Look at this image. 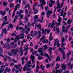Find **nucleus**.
Masks as SVG:
<instances>
[{
	"label": "nucleus",
	"instance_id": "f257e3e1",
	"mask_svg": "<svg viewBox=\"0 0 73 73\" xmlns=\"http://www.w3.org/2000/svg\"><path fill=\"white\" fill-rule=\"evenodd\" d=\"M11 53H10L9 52H8V54L9 56H13V54L12 53H14V56H15L16 54H17V53L19 51V49H12L11 50Z\"/></svg>",
	"mask_w": 73,
	"mask_h": 73
},
{
	"label": "nucleus",
	"instance_id": "f03ea898",
	"mask_svg": "<svg viewBox=\"0 0 73 73\" xmlns=\"http://www.w3.org/2000/svg\"><path fill=\"white\" fill-rule=\"evenodd\" d=\"M38 51L39 53H40V54H38L36 53V56L38 57H40V56H43L44 55V52H43V50L42 48H39L38 50Z\"/></svg>",
	"mask_w": 73,
	"mask_h": 73
},
{
	"label": "nucleus",
	"instance_id": "7ed1b4c3",
	"mask_svg": "<svg viewBox=\"0 0 73 73\" xmlns=\"http://www.w3.org/2000/svg\"><path fill=\"white\" fill-rule=\"evenodd\" d=\"M7 17H8L7 16H6L3 17V19L4 20L3 22V23L2 24L3 26L4 25H5V24H8L9 23L8 21L7 22Z\"/></svg>",
	"mask_w": 73,
	"mask_h": 73
},
{
	"label": "nucleus",
	"instance_id": "20e7f679",
	"mask_svg": "<svg viewBox=\"0 0 73 73\" xmlns=\"http://www.w3.org/2000/svg\"><path fill=\"white\" fill-rule=\"evenodd\" d=\"M54 45L55 46L56 45L57 47H60V44L59 43V40H57V39L55 40V42L54 44Z\"/></svg>",
	"mask_w": 73,
	"mask_h": 73
},
{
	"label": "nucleus",
	"instance_id": "39448f33",
	"mask_svg": "<svg viewBox=\"0 0 73 73\" xmlns=\"http://www.w3.org/2000/svg\"><path fill=\"white\" fill-rule=\"evenodd\" d=\"M57 68H55V69L54 70H52V73H61L62 71V70H57Z\"/></svg>",
	"mask_w": 73,
	"mask_h": 73
},
{
	"label": "nucleus",
	"instance_id": "423d86ee",
	"mask_svg": "<svg viewBox=\"0 0 73 73\" xmlns=\"http://www.w3.org/2000/svg\"><path fill=\"white\" fill-rule=\"evenodd\" d=\"M40 3H41V4L40 5V7L42 9H44L43 8V5H45L46 3L45 0H40Z\"/></svg>",
	"mask_w": 73,
	"mask_h": 73
},
{
	"label": "nucleus",
	"instance_id": "0eeeda50",
	"mask_svg": "<svg viewBox=\"0 0 73 73\" xmlns=\"http://www.w3.org/2000/svg\"><path fill=\"white\" fill-rule=\"evenodd\" d=\"M24 50L23 48V47H20L19 49V53H21V56H22L23 54V51Z\"/></svg>",
	"mask_w": 73,
	"mask_h": 73
},
{
	"label": "nucleus",
	"instance_id": "6e6552de",
	"mask_svg": "<svg viewBox=\"0 0 73 73\" xmlns=\"http://www.w3.org/2000/svg\"><path fill=\"white\" fill-rule=\"evenodd\" d=\"M4 32L5 34H6L7 33V29L5 28H4L2 29V32L1 34V37L3 36V32Z\"/></svg>",
	"mask_w": 73,
	"mask_h": 73
},
{
	"label": "nucleus",
	"instance_id": "1a4fd4ad",
	"mask_svg": "<svg viewBox=\"0 0 73 73\" xmlns=\"http://www.w3.org/2000/svg\"><path fill=\"white\" fill-rule=\"evenodd\" d=\"M60 5V3L58 4L57 5V9H60V8H61V7H62V5H64V2H62L61 3V5Z\"/></svg>",
	"mask_w": 73,
	"mask_h": 73
},
{
	"label": "nucleus",
	"instance_id": "9d476101",
	"mask_svg": "<svg viewBox=\"0 0 73 73\" xmlns=\"http://www.w3.org/2000/svg\"><path fill=\"white\" fill-rule=\"evenodd\" d=\"M20 4H17L15 6L14 12H15L17 11V8H20Z\"/></svg>",
	"mask_w": 73,
	"mask_h": 73
},
{
	"label": "nucleus",
	"instance_id": "9b49d317",
	"mask_svg": "<svg viewBox=\"0 0 73 73\" xmlns=\"http://www.w3.org/2000/svg\"><path fill=\"white\" fill-rule=\"evenodd\" d=\"M52 11H49L48 10L47 12V16L48 17V18H49V16H50V13H52Z\"/></svg>",
	"mask_w": 73,
	"mask_h": 73
},
{
	"label": "nucleus",
	"instance_id": "f8f14e48",
	"mask_svg": "<svg viewBox=\"0 0 73 73\" xmlns=\"http://www.w3.org/2000/svg\"><path fill=\"white\" fill-rule=\"evenodd\" d=\"M61 52L62 54V58L63 60H65V58H66L65 55V52L64 51H61Z\"/></svg>",
	"mask_w": 73,
	"mask_h": 73
},
{
	"label": "nucleus",
	"instance_id": "ddd939ff",
	"mask_svg": "<svg viewBox=\"0 0 73 73\" xmlns=\"http://www.w3.org/2000/svg\"><path fill=\"white\" fill-rule=\"evenodd\" d=\"M61 67L62 68V70H65V69H66V65H65V64L64 63L62 64Z\"/></svg>",
	"mask_w": 73,
	"mask_h": 73
},
{
	"label": "nucleus",
	"instance_id": "4468645a",
	"mask_svg": "<svg viewBox=\"0 0 73 73\" xmlns=\"http://www.w3.org/2000/svg\"><path fill=\"white\" fill-rule=\"evenodd\" d=\"M30 58L32 59V62L33 63H35L34 60H35V56L33 55H31V56Z\"/></svg>",
	"mask_w": 73,
	"mask_h": 73
},
{
	"label": "nucleus",
	"instance_id": "2eb2a0df",
	"mask_svg": "<svg viewBox=\"0 0 73 73\" xmlns=\"http://www.w3.org/2000/svg\"><path fill=\"white\" fill-rule=\"evenodd\" d=\"M7 59H8L9 60H10L11 59V58L9 57H8V56H7V55H6V57L4 58V60L5 62H6V61H7Z\"/></svg>",
	"mask_w": 73,
	"mask_h": 73
},
{
	"label": "nucleus",
	"instance_id": "dca6fc26",
	"mask_svg": "<svg viewBox=\"0 0 73 73\" xmlns=\"http://www.w3.org/2000/svg\"><path fill=\"white\" fill-rule=\"evenodd\" d=\"M62 48H59L58 50L59 51H60V52H61V51H63V50H66V48H65V47L63 46V47H62Z\"/></svg>",
	"mask_w": 73,
	"mask_h": 73
},
{
	"label": "nucleus",
	"instance_id": "f3484780",
	"mask_svg": "<svg viewBox=\"0 0 73 73\" xmlns=\"http://www.w3.org/2000/svg\"><path fill=\"white\" fill-rule=\"evenodd\" d=\"M68 65L70 67V68L71 69H72V68H73V64H71V62H69L68 64Z\"/></svg>",
	"mask_w": 73,
	"mask_h": 73
},
{
	"label": "nucleus",
	"instance_id": "a211bd4d",
	"mask_svg": "<svg viewBox=\"0 0 73 73\" xmlns=\"http://www.w3.org/2000/svg\"><path fill=\"white\" fill-rule=\"evenodd\" d=\"M30 69L29 68H27V66L25 65L23 68V71L25 72L26 70H29Z\"/></svg>",
	"mask_w": 73,
	"mask_h": 73
},
{
	"label": "nucleus",
	"instance_id": "6ab92c4d",
	"mask_svg": "<svg viewBox=\"0 0 73 73\" xmlns=\"http://www.w3.org/2000/svg\"><path fill=\"white\" fill-rule=\"evenodd\" d=\"M5 72H11V69L10 68H9L8 67H7L6 68L5 70Z\"/></svg>",
	"mask_w": 73,
	"mask_h": 73
},
{
	"label": "nucleus",
	"instance_id": "aec40b11",
	"mask_svg": "<svg viewBox=\"0 0 73 73\" xmlns=\"http://www.w3.org/2000/svg\"><path fill=\"white\" fill-rule=\"evenodd\" d=\"M46 32H47V33L48 34L50 33V30H48V29H45L44 30V35H46Z\"/></svg>",
	"mask_w": 73,
	"mask_h": 73
},
{
	"label": "nucleus",
	"instance_id": "412c9836",
	"mask_svg": "<svg viewBox=\"0 0 73 73\" xmlns=\"http://www.w3.org/2000/svg\"><path fill=\"white\" fill-rule=\"evenodd\" d=\"M54 26V24H51L50 23H49L48 24V27H50V28H52Z\"/></svg>",
	"mask_w": 73,
	"mask_h": 73
},
{
	"label": "nucleus",
	"instance_id": "4be33fe9",
	"mask_svg": "<svg viewBox=\"0 0 73 73\" xmlns=\"http://www.w3.org/2000/svg\"><path fill=\"white\" fill-rule=\"evenodd\" d=\"M38 18V15H35L34 17V19L35 20H38H38L37 19Z\"/></svg>",
	"mask_w": 73,
	"mask_h": 73
},
{
	"label": "nucleus",
	"instance_id": "5701e85b",
	"mask_svg": "<svg viewBox=\"0 0 73 73\" xmlns=\"http://www.w3.org/2000/svg\"><path fill=\"white\" fill-rule=\"evenodd\" d=\"M31 62L30 61H29V62L28 63H27V66L28 67H29V68H31V67H32V65L31 66L29 65H31Z\"/></svg>",
	"mask_w": 73,
	"mask_h": 73
},
{
	"label": "nucleus",
	"instance_id": "b1692460",
	"mask_svg": "<svg viewBox=\"0 0 73 73\" xmlns=\"http://www.w3.org/2000/svg\"><path fill=\"white\" fill-rule=\"evenodd\" d=\"M61 60L60 56H58L57 58L56 59L55 62H57V61H60Z\"/></svg>",
	"mask_w": 73,
	"mask_h": 73
},
{
	"label": "nucleus",
	"instance_id": "393cba45",
	"mask_svg": "<svg viewBox=\"0 0 73 73\" xmlns=\"http://www.w3.org/2000/svg\"><path fill=\"white\" fill-rule=\"evenodd\" d=\"M61 17L59 18L58 19V22H59V23H58V25H60V23L61 22Z\"/></svg>",
	"mask_w": 73,
	"mask_h": 73
},
{
	"label": "nucleus",
	"instance_id": "a878e982",
	"mask_svg": "<svg viewBox=\"0 0 73 73\" xmlns=\"http://www.w3.org/2000/svg\"><path fill=\"white\" fill-rule=\"evenodd\" d=\"M50 37L49 38V40H50V41H51V40H52V39L53 38V37H52V35L51 33H50Z\"/></svg>",
	"mask_w": 73,
	"mask_h": 73
},
{
	"label": "nucleus",
	"instance_id": "bb28decb",
	"mask_svg": "<svg viewBox=\"0 0 73 73\" xmlns=\"http://www.w3.org/2000/svg\"><path fill=\"white\" fill-rule=\"evenodd\" d=\"M44 39H45V36H43L40 39V41H42Z\"/></svg>",
	"mask_w": 73,
	"mask_h": 73
},
{
	"label": "nucleus",
	"instance_id": "cd10ccee",
	"mask_svg": "<svg viewBox=\"0 0 73 73\" xmlns=\"http://www.w3.org/2000/svg\"><path fill=\"white\" fill-rule=\"evenodd\" d=\"M18 15H19V16L20 17V20H21L23 18L24 15L23 14H18Z\"/></svg>",
	"mask_w": 73,
	"mask_h": 73
},
{
	"label": "nucleus",
	"instance_id": "c85d7f7f",
	"mask_svg": "<svg viewBox=\"0 0 73 73\" xmlns=\"http://www.w3.org/2000/svg\"><path fill=\"white\" fill-rule=\"evenodd\" d=\"M0 13L2 16H4L5 15V13H4V12H3V11H0Z\"/></svg>",
	"mask_w": 73,
	"mask_h": 73
},
{
	"label": "nucleus",
	"instance_id": "c756f323",
	"mask_svg": "<svg viewBox=\"0 0 73 73\" xmlns=\"http://www.w3.org/2000/svg\"><path fill=\"white\" fill-rule=\"evenodd\" d=\"M39 69H40L39 66H37L36 67V70H35L36 73H37V72H38Z\"/></svg>",
	"mask_w": 73,
	"mask_h": 73
},
{
	"label": "nucleus",
	"instance_id": "7c9ffc66",
	"mask_svg": "<svg viewBox=\"0 0 73 73\" xmlns=\"http://www.w3.org/2000/svg\"><path fill=\"white\" fill-rule=\"evenodd\" d=\"M23 13V10H20V11H18L17 13V15L21 14L20 13Z\"/></svg>",
	"mask_w": 73,
	"mask_h": 73
},
{
	"label": "nucleus",
	"instance_id": "2f4dec72",
	"mask_svg": "<svg viewBox=\"0 0 73 73\" xmlns=\"http://www.w3.org/2000/svg\"><path fill=\"white\" fill-rule=\"evenodd\" d=\"M71 52L70 51H69V52H68V54H67V58H69V55H70L71 54Z\"/></svg>",
	"mask_w": 73,
	"mask_h": 73
},
{
	"label": "nucleus",
	"instance_id": "473e14b6",
	"mask_svg": "<svg viewBox=\"0 0 73 73\" xmlns=\"http://www.w3.org/2000/svg\"><path fill=\"white\" fill-rule=\"evenodd\" d=\"M62 32H65V33L67 32V31H68V29H66V30H65L64 29H62Z\"/></svg>",
	"mask_w": 73,
	"mask_h": 73
},
{
	"label": "nucleus",
	"instance_id": "72a5a7b5",
	"mask_svg": "<svg viewBox=\"0 0 73 73\" xmlns=\"http://www.w3.org/2000/svg\"><path fill=\"white\" fill-rule=\"evenodd\" d=\"M18 17H19V15H16L15 16L13 22H15V21H16L17 19L18 18Z\"/></svg>",
	"mask_w": 73,
	"mask_h": 73
},
{
	"label": "nucleus",
	"instance_id": "f704fd0d",
	"mask_svg": "<svg viewBox=\"0 0 73 73\" xmlns=\"http://www.w3.org/2000/svg\"><path fill=\"white\" fill-rule=\"evenodd\" d=\"M5 68V66H2L1 67V69L3 71L4 70V68Z\"/></svg>",
	"mask_w": 73,
	"mask_h": 73
},
{
	"label": "nucleus",
	"instance_id": "c9c22d12",
	"mask_svg": "<svg viewBox=\"0 0 73 73\" xmlns=\"http://www.w3.org/2000/svg\"><path fill=\"white\" fill-rule=\"evenodd\" d=\"M40 69H41L42 70H44L45 68V67L44 66L41 65L40 66Z\"/></svg>",
	"mask_w": 73,
	"mask_h": 73
},
{
	"label": "nucleus",
	"instance_id": "e433bc0d",
	"mask_svg": "<svg viewBox=\"0 0 73 73\" xmlns=\"http://www.w3.org/2000/svg\"><path fill=\"white\" fill-rule=\"evenodd\" d=\"M50 1L51 4H54L56 3V2L54 1H53V0H51Z\"/></svg>",
	"mask_w": 73,
	"mask_h": 73
},
{
	"label": "nucleus",
	"instance_id": "4c0bfd02",
	"mask_svg": "<svg viewBox=\"0 0 73 73\" xmlns=\"http://www.w3.org/2000/svg\"><path fill=\"white\" fill-rule=\"evenodd\" d=\"M3 53V50L2 47L0 48V53Z\"/></svg>",
	"mask_w": 73,
	"mask_h": 73
},
{
	"label": "nucleus",
	"instance_id": "58836bf2",
	"mask_svg": "<svg viewBox=\"0 0 73 73\" xmlns=\"http://www.w3.org/2000/svg\"><path fill=\"white\" fill-rule=\"evenodd\" d=\"M25 19L26 20L25 21V23H27V21H28V17H27L26 18H25Z\"/></svg>",
	"mask_w": 73,
	"mask_h": 73
},
{
	"label": "nucleus",
	"instance_id": "ea45409f",
	"mask_svg": "<svg viewBox=\"0 0 73 73\" xmlns=\"http://www.w3.org/2000/svg\"><path fill=\"white\" fill-rule=\"evenodd\" d=\"M27 49L26 48V47H24V50H25V51H26V50H28V45H27Z\"/></svg>",
	"mask_w": 73,
	"mask_h": 73
},
{
	"label": "nucleus",
	"instance_id": "a19ab883",
	"mask_svg": "<svg viewBox=\"0 0 73 73\" xmlns=\"http://www.w3.org/2000/svg\"><path fill=\"white\" fill-rule=\"evenodd\" d=\"M47 49H48V47L46 46V44L44 45V50H46Z\"/></svg>",
	"mask_w": 73,
	"mask_h": 73
},
{
	"label": "nucleus",
	"instance_id": "79ce46f5",
	"mask_svg": "<svg viewBox=\"0 0 73 73\" xmlns=\"http://www.w3.org/2000/svg\"><path fill=\"white\" fill-rule=\"evenodd\" d=\"M37 28H38L39 30L40 29V31H41V25H38L37 26Z\"/></svg>",
	"mask_w": 73,
	"mask_h": 73
},
{
	"label": "nucleus",
	"instance_id": "37998d69",
	"mask_svg": "<svg viewBox=\"0 0 73 73\" xmlns=\"http://www.w3.org/2000/svg\"><path fill=\"white\" fill-rule=\"evenodd\" d=\"M12 61L14 62V63H17V61L15 60V59H13L12 60Z\"/></svg>",
	"mask_w": 73,
	"mask_h": 73
},
{
	"label": "nucleus",
	"instance_id": "c03bdc74",
	"mask_svg": "<svg viewBox=\"0 0 73 73\" xmlns=\"http://www.w3.org/2000/svg\"><path fill=\"white\" fill-rule=\"evenodd\" d=\"M55 31H57V32H58V34H59V33H58L60 30H59V28H57L56 30H55Z\"/></svg>",
	"mask_w": 73,
	"mask_h": 73
},
{
	"label": "nucleus",
	"instance_id": "a18cd8bd",
	"mask_svg": "<svg viewBox=\"0 0 73 73\" xmlns=\"http://www.w3.org/2000/svg\"><path fill=\"white\" fill-rule=\"evenodd\" d=\"M3 5H4V6H7V2H6L5 1H3Z\"/></svg>",
	"mask_w": 73,
	"mask_h": 73
},
{
	"label": "nucleus",
	"instance_id": "49530a36",
	"mask_svg": "<svg viewBox=\"0 0 73 73\" xmlns=\"http://www.w3.org/2000/svg\"><path fill=\"white\" fill-rule=\"evenodd\" d=\"M48 42H49V41H48V40H47V39L44 40H43L44 43L45 42V43H48Z\"/></svg>",
	"mask_w": 73,
	"mask_h": 73
},
{
	"label": "nucleus",
	"instance_id": "de8ad7c7",
	"mask_svg": "<svg viewBox=\"0 0 73 73\" xmlns=\"http://www.w3.org/2000/svg\"><path fill=\"white\" fill-rule=\"evenodd\" d=\"M56 66L57 67L56 68H60V64H58V63H56Z\"/></svg>",
	"mask_w": 73,
	"mask_h": 73
},
{
	"label": "nucleus",
	"instance_id": "09e8293b",
	"mask_svg": "<svg viewBox=\"0 0 73 73\" xmlns=\"http://www.w3.org/2000/svg\"><path fill=\"white\" fill-rule=\"evenodd\" d=\"M38 21V20H34V23L32 25L33 26H34L35 25V23H36V22H37Z\"/></svg>",
	"mask_w": 73,
	"mask_h": 73
},
{
	"label": "nucleus",
	"instance_id": "8fccbe9b",
	"mask_svg": "<svg viewBox=\"0 0 73 73\" xmlns=\"http://www.w3.org/2000/svg\"><path fill=\"white\" fill-rule=\"evenodd\" d=\"M9 9V8L8 7H6V8H5V13H6V11H8Z\"/></svg>",
	"mask_w": 73,
	"mask_h": 73
},
{
	"label": "nucleus",
	"instance_id": "3c124183",
	"mask_svg": "<svg viewBox=\"0 0 73 73\" xmlns=\"http://www.w3.org/2000/svg\"><path fill=\"white\" fill-rule=\"evenodd\" d=\"M19 36L17 35L15 38V40H19Z\"/></svg>",
	"mask_w": 73,
	"mask_h": 73
},
{
	"label": "nucleus",
	"instance_id": "603ef678",
	"mask_svg": "<svg viewBox=\"0 0 73 73\" xmlns=\"http://www.w3.org/2000/svg\"><path fill=\"white\" fill-rule=\"evenodd\" d=\"M9 27H10V28H13V25H12V24H9Z\"/></svg>",
	"mask_w": 73,
	"mask_h": 73
},
{
	"label": "nucleus",
	"instance_id": "864d4df0",
	"mask_svg": "<svg viewBox=\"0 0 73 73\" xmlns=\"http://www.w3.org/2000/svg\"><path fill=\"white\" fill-rule=\"evenodd\" d=\"M9 6L10 7H11V8H14V6L13 4H11Z\"/></svg>",
	"mask_w": 73,
	"mask_h": 73
},
{
	"label": "nucleus",
	"instance_id": "5fc2aeb1",
	"mask_svg": "<svg viewBox=\"0 0 73 73\" xmlns=\"http://www.w3.org/2000/svg\"><path fill=\"white\" fill-rule=\"evenodd\" d=\"M38 60H41V59H43V57L39 56L38 58Z\"/></svg>",
	"mask_w": 73,
	"mask_h": 73
},
{
	"label": "nucleus",
	"instance_id": "6e6d98bb",
	"mask_svg": "<svg viewBox=\"0 0 73 73\" xmlns=\"http://www.w3.org/2000/svg\"><path fill=\"white\" fill-rule=\"evenodd\" d=\"M50 66H51V64H48L46 65V67H47V68H49V67Z\"/></svg>",
	"mask_w": 73,
	"mask_h": 73
},
{
	"label": "nucleus",
	"instance_id": "4d7b16f0",
	"mask_svg": "<svg viewBox=\"0 0 73 73\" xmlns=\"http://www.w3.org/2000/svg\"><path fill=\"white\" fill-rule=\"evenodd\" d=\"M52 48L51 47H50L48 49V51L52 52Z\"/></svg>",
	"mask_w": 73,
	"mask_h": 73
},
{
	"label": "nucleus",
	"instance_id": "13d9d810",
	"mask_svg": "<svg viewBox=\"0 0 73 73\" xmlns=\"http://www.w3.org/2000/svg\"><path fill=\"white\" fill-rule=\"evenodd\" d=\"M44 56H45L46 57H47V58L49 57V55L48 54H44Z\"/></svg>",
	"mask_w": 73,
	"mask_h": 73
},
{
	"label": "nucleus",
	"instance_id": "bf43d9fd",
	"mask_svg": "<svg viewBox=\"0 0 73 73\" xmlns=\"http://www.w3.org/2000/svg\"><path fill=\"white\" fill-rule=\"evenodd\" d=\"M70 22H71V20H70V19H69L68 20V21H67L68 24H70Z\"/></svg>",
	"mask_w": 73,
	"mask_h": 73
},
{
	"label": "nucleus",
	"instance_id": "052dcab7",
	"mask_svg": "<svg viewBox=\"0 0 73 73\" xmlns=\"http://www.w3.org/2000/svg\"><path fill=\"white\" fill-rule=\"evenodd\" d=\"M62 42H64L65 41V38L63 37L62 38Z\"/></svg>",
	"mask_w": 73,
	"mask_h": 73
},
{
	"label": "nucleus",
	"instance_id": "680f3d73",
	"mask_svg": "<svg viewBox=\"0 0 73 73\" xmlns=\"http://www.w3.org/2000/svg\"><path fill=\"white\" fill-rule=\"evenodd\" d=\"M64 8L62 10L61 12H60V14H62L63 15L64 13Z\"/></svg>",
	"mask_w": 73,
	"mask_h": 73
},
{
	"label": "nucleus",
	"instance_id": "e2e57ef3",
	"mask_svg": "<svg viewBox=\"0 0 73 73\" xmlns=\"http://www.w3.org/2000/svg\"><path fill=\"white\" fill-rule=\"evenodd\" d=\"M25 13H26V15H28V10H27V9H26L25 10Z\"/></svg>",
	"mask_w": 73,
	"mask_h": 73
},
{
	"label": "nucleus",
	"instance_id": "0e129e2a",
	"mask_svg": "<svg viewBox=\"0 0 73 73\" xmlns=\"http://www.w3.org/2000/svg\"><path fill=\"white\" fill-rule=\"evenodd\" d=\"M19 25H24V24H23V23L22 22H20V23L19 24Z\"/></svg>",
	"mask_w": 73,
	"mask_h": 73
},
{
	"label": "nucleus",
	"instance_id": "69168bd1",
	"mask_svg": "<svg viewBox=\"0 0 73 73\" xmlns=\"http://www.w3.org/2000/svg\"><path fill=\"white\" fill-rule=\"evenodd\" d=\"M16 34L15 33H12V34H11L12 36H16Z\"/></svg>",
	"mask_w": 73,
	"mask_h": 73
},
{
	"label": "nucleus",
	"instance_id": "338daca9",
	"mask_svg": "<svg viewBox=\"0 0 73 73\" xmlns=\"http://www.w3.org/2000/svg\"><path fill=\"white\" fill-rule=\"evenodd\" d=\"M68 38V35H66L65 36V39L66 40H67V39Z\"/></svg>",
	"mask_w": 73,
	"mask_h": 73
},
{
	"label": "nucleus",
	"instance_id": "774afa93",
	"mask_svg": "<svg viewBox=\"0 0 73 73\" xmlns=\"http://www.w3.org/2000/svg\"><path fill=\"white\" fill-rule=\"evenodd\" d=\"M7 48L8 49H11V46H7Z\"/></svg>",
	"mask_w": 73,
	"mask_h": 73
}]
</instances>
